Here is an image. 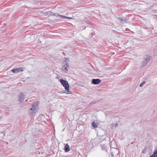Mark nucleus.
Masks as SVG:
<instances>
[{
	"label": "nucleus",
	"instance_id": "1",
	"mask_svg": "<svg viewBox=\"0 0 157 157\" xmlns=\"http://www.w3.org/2000/svg\"><path fill=\"white\" fill-rule=\"evenodd\" d=\"M69 62V59L65 58L62 63V70L66 73L67 72L69 69L68 63Z\"/></svg>",
	"mask_w": 157,
	"mask_h": 157
},
{
	"label": "nucleus",
	"instance_id": "2",
	"mask_svg": "<svg viewBox=\"0 0 157 157\" xmlns=\"http://www.w3.org/2000/svg\"><path fill=\"white\" fill-rule=\"evenodd\" d=\"M37 106L36 104H33L29 110V114H32L36 113L37 111Z\"/></svg>",
	"mask_w": 157,
	"mask_h": 157
},
{
	"label": "nucleus",
	"instance_id": "3",
	"mask_svg": "<svg viewBox=\"0 0 157 157\" xmlns=\"http://www.w3.org/2000/svg\"><path fill=\"white\" fill-rule=\"evenodd\" d=\"M150 59V57L148 55H146L144 57V59L142 62V66H146L148 63Z\"/></svg>",
	"mask_w": 157,
	"mask_h": 157
},
{
	"label": "nucleus",
	"instance_id": "4",
	"mask_svg": "<svg viewBox=\"0 0 157 157\" xmlns=\"http://www.w3.org/2000/svg\"><path fill=\"white\" fill-rule=\"evenodd\" d=\"M60 82L66 90H68L69 89V85L68 82L67 81L63 79H60Z\"/></svg>",
	"mask_w": 157,
	"mask_h": 157
},
{
	"label": "nucleus",
	"instance_id": "5",
	"mask_svg": "<svg viewBox=\"0 0 157 157\" xmlns=\"http://www.w3.org/2000/svg\"><path fill=\"white\" fill-rule=\"evenodd\" d=\"M25 95L22 93H20L18 95V101L20 102H21L24 100Z\"/></svg>",
	"mask_w": 157,
	"mask_h": 157
},
{
	"label": "nucleus",
	"instance_id": "6",
	"mask_svg": "<svg viewBox=\"0 0 157 157\" xmlns=\"http://www.w3.org/2000/svg\"><path fill=\"white\" fill-rule=\"evenodd\" d=\"M23 69H24V68L21 67L18 68H14V69H12L11 71L14 73H18L21 71H23Z\"/></svg>",
	"mask_w": 157,
	"mask_h": 157
},
{
	"label": "nucleus",
	"instance_id": "7",
	"mask_svg": "<svg viewBox=\"0 0 157 157\" xmlns=\"http://www.w3.org/2000/svg\"><path fill=\"white\" fill-rule=\"evenodd\" d=\"M101 82V80L99 79H94L92 81V83L94 84H98Z\"/></svg>",
	"mask_w": 157,
	"mask_h": 157
},
{
	"label": "nucleus",
	"instance_id": "8",
	"mask_svg": "<svg viewBox=\"0 0 157 157\" xmlns=\"http://www.w3.org/2000/svg\"><path fill=\"white\" fill-rule=\"evenodd\" d=\"M65 150L66 152H68L70 150L69 146L67 144L65 146Z\"/></svg>",
	"mask_w": 157,
	"mask_h": 157
},
{
	"label": "nucleus",
	"instance_id": "9",
	"mask_svg": "<svg viewBox=\"0 0 157 157\" xmlns=\"http://www.w3.org/2000/svg\"><path fill=\"white\" fill-rule=\"evenodd\" d=\"M157 156V150H156L153 153L152 155H151L150 157H156Z\"/></svg>",
	"mask_w": 157,
	"mask_h": 157
},
{
	"label": "nucleus",
	"instance_id": "10",
	"mask_svg": "<svg viewBox=\"0 0 157 157\" xmlns=\"http://www.w3.org/2000/svg\"><path fill=\"white\" fill-rule=\"evenodd\" d=\"M69 89L68 90H66L67 91H64V92H63V93H65L66 94H72V92L71 91H70Z\"/></svg>",
	"mask_w": 157,
	"mask_h": 157
},
{
	"label": "nucleus",
	"instance_id": "11",
	"mask_svg": "<svg viewBox=\"0 0 157 157\" xmlns=\"http://www.w3.org/2000/svg\"><path fill=\"white\" fill-rule=\"evenodd\" d=\"M118 19H120L121 21L122 22H121L124 23V22H125L126 21V20L125 18H118Z\"/></svg>",
	"mask_w": 157,
	"mask_h": 157
},
{
	"label": "nucleus",
	"instance_id": "12",
	"mask_svg": "<svg viewBox=\"0 0 157 157\" xmlns=\"http://www.w3.org/2000/svg\"><path fill=\"white\" fill-rule=\"evenodd\" d=\"M92 127H94V128H97V125L94 122L92 123Z\"/></svg>",
	"mask_w": 157,
	"mask_h": 157
},
{
	"label": "nucleus",
	"instance_id": "13",
	"mask_svg": "<svg viewBox=\"0 0 157 157\" xmlns=\"http://www.w3.org/2000/svg\"><path fill=\"white\" fill-rule=\"evenodd\" d=\"M145 82L144 81L141 83L140 84V87H142L145 83Z\"/></svg>",
	"mask_w": 157,
	"mask_h": 157
},
{
	"label": "nucleus",
	"instance_id": "14",
	"mask_svg": "<svg viewBox=\"0 0 157 157\" xmlns=\"http://www.w3.org/2000/svg\"><path fill=\"white\" fill-rule=\"evenodd\" d=\"M52 14L56 16H59V15L57 13H52Z\"/></svg>",
	"mask_w": 157,
	"mask_h": 157
},
{
	"label": "nucleus",
	"instance_id": "15",
	"mask_svg": "<svg viewBox=\"0 0 157 157\" xmlns=\"http://www.w3.org/2000/svg\"><path fill=\"white\" fill-rule=\"evenodd\" d=\"M59 16L63 19H66V17L65 16L62 15H59Z\"/></svg>",
	"mask_w": 157,
	"mask_h": 157
},
{
	"label": "nucleus",
	"instance_id": "16",
	"mask_svg": "<svg viewBox=\"0 0 157 157\" xmlns=\"http://www.w3.org/2000/svg\"><path fill=\"white\" fill-rule=\"evenodd\" d=\"M72 18L71 17H66V19H72Z\"/></svg>",
	"mask_w": 157,
	"mask_h": 157
},
{
	"label": "nucleus",
	"instance_id": "17",
	"mask_svg": "<svg viewBox=\"0 0 157 157\" xmlns=\"http://www.w3.org/2000/svg\"><path fill=\"white\" fill-rule=\"evenodd\" d=\"M118 126V123H116L115 124V127H117Z\"/></svg>",
	"mask_w": 157,
	"mask_h": 157
},
{
	"label": "nucleus",
	"instance_id": "18",
	"mask_svg": "<svg viewBox=\"0 0 157 157\" xmlns=\"http://www.w3.org/2000/svg\"><path fill=\"white\" fill-rule=\"evenodd\" d=\"M40 43H41V41H40Z\"/></svg>",
	"mask_w": 157,
	"mask_h": 157
},
{
	"label": "nucleus",
	"instance_id": "19",
	"mask_svg": "<svg viewBox=\"0 0 157 157\" xmlns=\"http://www.w3.org/2000/svg\"><path fill=\"white\" fill-rule=\"evenodd\" d=\"M156 17H157V16H156Z\"/></svg>",
	"mask_w": 157,
	"mask_h": 157
}]
</instances>
